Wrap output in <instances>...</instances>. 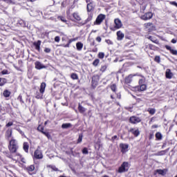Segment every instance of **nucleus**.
I'll use <instances>...</instances> for the list:
<instances>
[{
  "instance_id": "obj_57",
  "label": "nucleus",
  "mask_w": 177,
  "mask_h": 177,
  "mask_svg": "<svg viewBox=\"0 0 177 177\" xmlns=\"http://www.w3.org/2000/svg\"><path fill=\"white\" fill-rule=\"evenodd\" d=\"M153 138H154V133L151 132L149 133V140H151V139H153Z\"/></svg>"
},
{
  "instance_id": "obj_38",
  "label": "nucleus",
  "mask_w": 177,
  "mask_h": 177,
  "mask_svg": "<svg viewBox=\"0 0 177 177\" xmlns=\"http://www.w3.org/2000/svg\"><path fill=\"white\" fill-rule=\"evenodd\" d=\"M12 130H8L6 131V136L7 139H10V138H12Z\"/></svg>"
},
{
  "instance_id": "obj_43",
  "label": "nucleus",
  "mask_w": 177,
  "mask_h": 177,
  "mask_svg": "<svg viewBox=\"0 0 177 177\" xmlns=\"http://www.w3.org/2000/svg\"><path fill=\"white\" fill-rule=\"evenodd\" d=\"M45 129V127H44V126H42V125H41V124H39V126H38V127H37V131H39V132H41V133H43V132H44V130Z\"/></svg>"
},
{
  "instance_id": "obj_9",
  "label": "nucleus",
  "mask_w": 177,
  "mask_h": 177,
  "mask_svg": "<svg viewBox=\"0 0 177 177\" xmlns=\"http://www.w3.org/2000/svg\"><path fill=\"white\" fill-rule=\"evenodd\" d=\"M119 147L120 148L121 153L122 154H125V153H127V151H128V149H129V145L120 143L119 145Z\"/></svg>"
},
{
  "instance_id": "obj_50",
  "label": "nucleus",
  "mask_w": 177,
  "mask_h": 177,
  "mask_svg": "<svg viewBox=\"0 0 177 177\" xmlns=\"http://www.w3.org/2000/svg\"><path fill=\"white\" fill-rule=\"evenodd\" d=\"M41 133H43V135L46 136V138H48V139H50V133H49V132H48V131H43Z\"/></svg>"
},
{
  "instance_id": "obj_44",
  "label": "nucleus",
  "mask_w": 177,
  "mask_h": 177,
  "mask_svg": "<svg viewBox=\"0 0 177 177\" xmlns=\"http://www.w3.org/2000/svg\"><path fill=\"white\" fill-rule=\"evenodd\" d=\"M6 3H8V5H15V1L13 0H2Z\"/></svg>"
},
{
  "instance_id": "obj_59",
  "label": "nucleus",
  "mask_w": 177,
  "mask_h": 177,
  "mask_svg": "<svg viewBox=\"0 0 177 177\" xmlns=\"http://www.w3.org/2000/svg\"><path fill=\"white\" fill-rule=\"evenodd\" d=\"M13 125L12 122H9L8 124H6V128H9V127H12Z\"/></svg>"
},
{
  "instance_id": "obj_60",
  "label": "nucleus",
  "mask_w": 177,
  "mask_h": 177,
  "mask_svg": "<svg viewBox=\"0 0 177 177\" xmlns=\"http://www.w3.org/2000/svg\"><path fill=\"white\" fill-rule=\"evenodd\" d=\"M95 41H97V42H102V37H100V36H97L95 38Z\"/></svg>"
},
{
  "instance_id": "obj_37",
  "label": "nucleus",
  "mask_w": 177,
  "mask_h": 177,
  "mask_svg": "<svg viewBox=\"0 0 177 177\" xmlns=\"http://www.w3.org/2000/svg\"><path fill=\"white\" fill-rule=\"evenodd\" d=\"M100 63V59H95L93 62V63H92V64H93V66H94V67H97L98 66H99V64Z\"/></svg>"
},
{
  "instance_id": "obj_27",
  "label": "nucleus",
  "mask_w": 177,
  "mask_h": 177,
  "mask_svg": "<svg viewBox=\"0 0 177 177\" xmlns=\"http://www.w3.org/2000/svg\"><path fill=\"white\" fill-rule=\"evenodd\" d=\"M35 97L36 99H44V93H41V91H37Z\"/></svg>"
},
{
  "instance_id": "obj_52",
  "label": "nucleus",
  "mask_w": 177,
  "mask_h": 177,
  "mask_svg": "<svg viewBox=\"0 0 177 177\" xmlns=\"http://www.w3.org/2000/svg\"><path fill=\"white\" fill-rule=\"evenodd\" d=\"M49 167L51 168V169H53L55 172H57V171H59V169H57V167H56V166L50 165Z\"/></svg>"
},
{
  "instance_id": "obj_42",
  "label": "nucleus",
  "mask_w": 177,
  "mask_h": 177,
  "mask_svg": "<svg viewBox=\"0 0 177 177\" xmlns=\"http://www.w3.org/2000/svg\"><path fill=\"white\" fill-rule=\"evenodd\" d=\"M16 156H18L21 160V161L23 162V164H26V158H23V156L20 153H17Z\"/></svg>"
},
{
  "instance_id": "obj_19",
  "label": "nucleus",
  "mask_w": 177,
  "mask_h": 177,
  "mask_svg": "<svg viewBox=\"0 0 177 177\" xmlns=\"http://www.w3.org/2000/svg\"><path fill=\"white\" fill-rule=\"evenodd\" d=\"M167 172H168V169L156 170V173L161 175L162 176H165L167 175Z\"/></svg>"
},
{
  "instance_id": "obj_6",
  "label": "nucleus",
  "mask_w": 177,
  "mask_h": 177,
  "mask_svg": "<svg viewBox=\"0 0 177 177\" xmlns=\"http://www.w3.org/2000/svg\"><path fill=\"white\" fill-rule=\"evenodd\" d=\"M44 158V154L42 153V151L39 149H37L33 155V159L35 160H42Z\"/></svg>"
},
{
  "instance_id": "obj_20",
  "label": "nucleus",
  "mask_w": 177,
  "mask_h": 177,
  "mask_svg": "<svg viewBox=\"0 0 177 177\" xmlns=\"http://www.w3.org/2000/svg\"><path fill=\"white\" fill-rule=\"evenodd\" d=\"M165 77L168 80H171L174 77V73L171 72V69H167L165 72Z\"/></svg>"
},
{
  "instance_id": "obj_46",
  "label": "nucleus",
  "mask_w": 177,
  "mask_h": 177,
  "mask_svg": "<svg viewBox=\"0 0 177 177\" xmlns=\"http://www.w3.org/2000/svg\"><path fill=\"white\" fill-rule=\"evenodd\" d=\"M71 78L72 80H78V75H77V73H72L71 75Z\"/></svg>"
},
{
  "instance_id": "obj_11",
  "label": "nucleus",
  "mask_w": 177,
  "mask_h": 177,
  "mask_svg": "<svg viewBox=\"0 0 177 177\" xmlns=\"http://www.w3.org/2000/svg\"><path fill=\"white\" fill-rule=\"evenodd\" d=\"M133 77H136V75L130 74L124 78V84L129 85L132 83Z\"/></svg>"
},
{
  "instance_id": "obj_47",
  "label": "nucleus",
  "mask_w": 177,
  "mask_h": 177,
  "mask_svg": "<svg viewBox=\"0 0 177 177\" xmlns=\"http://www.w3.org/2000/svg\"><path fill=\"white\" fill-rule=\"evenodd\" d=\"M9 74V71L4 69L0 73V75H6Z\"/></svg>"
},
{
  "instance_id": "obj_45",
  "label": "nucleus",
  "mask_w": 177,
  "mask_h": 177,
  "mask_svg": "<svg viewBox=\"0 0 177 177\" xmlns=\"http://www.w3.org/2000/svg\"><path fill=\"white\" fill-rule=\"evenodd\" d=\"M147 111L149 113V114H151V115H153L156 113V109H151V108H149L147 109Z\"/></svg>"
},
{
  "instance_id": "obj_10",
  "label": "nucleus",
  "mask_w": 177,
  "mask_h": 177,
  "mask_svg": "<svg viewBox=\"0 0 177 177\" xmlns=\"http://www.w3.org/2000/svg\"><path fill=\"white\" fill-rule=\"evenodd\" d=\"M129 132L132 133V135H133V136L135 138H138V136H139V135H140V131L139 130L138 128H131L129 130Z\"/></svg>"
},
{
  "instance_id": "obj_29",
  "label": "nucleus",
  "mask_w": 177,
  "mask_h": 177,
  "mask_svg": "<svg viewBox=\"0 0 177 177\" xmlns=\"http://www.w3.org/2000/svg\"><path fill=\"white\" fill-rule=\"evenodd\" d=\"M110 89L114 93H117V84H113L109 86Z\"/></svg>"
},
{
  "instance_id": "obj_56",
  "label": "nucleus",
  "mask_w": 177,
  "mask_h": 177,
  "mask_svg": "<svg viewBox=\"0 0 177 177\" xmlns=\"http://www.w3.org/2000/svg\"><path fill=\"white\" fill-rule=\"evenodd\" d=\"M51 50H52L50 48H44L45 53H50Z\"/></svg>"
},
{
  "instance_id": "obj_26",
  "label": "nucleus",
  "mask_w": 177,
  "mask_h": 177,
  "mask_svg": "<svg viewBox=\"0 0 177 177\" xmlns=\"http://www.w3.org/2000/svg\"><path fill=\"white\" fill-rule=\"evenodd\" d=\"M82 48H84V44H82V42L79 41L77 43H76V49L77 50H82Z\"/></svg>"
},
{
  "instance_id": "obj_32",
  "label": "nucleus",
  "mask_w": 177,
  "mask_h": 177,
  "mask_svg": "<svg viewBox=\"0 0 177 177\" xmlns=\"http://www.w3.org/2000/svg\"><path fill=\"white\" fill-rule=\"evenodd\" d=\"M8 82V80L5 77H0V86H3L6 83Z\"/></svg>"
},
{
  "instance_id": "obj_54",
  "label": "nucleus",
  "mask_w": 177,
  "mask_h": 177,
  "mask_svg": "<svg viewBox=\"0 0 177 177\" xmlns=\"http://www.w3.org/2000/svg\"><path fill=\"white\" fill-rule=\"evenodd\" d=\"M82 151L83 154H88V148H86V147L83 148Z\"/></svg>"
},
{
  "instance_id": "obj_36",
  "label": "nucleus",
  "mask_w": 177,
  "mask_h": 177,
  "mask_svg": "<svg viewBox=\"0 0 177 177\" xmlns=\"http://www.w3.org/2000/svg\"><path fill=\"white\" fill-rule=\"evenodd\" d=\"M156 140H162V134L160 132H157L156 133Z\"/></svg>"
},
{
  "instance_id": "obj_2",
  "label": "nucleus",
  "mask_w": 177,
  "mask_h": 177,
  "mask_svg": "<svg viewBox=\"0 0 177 177\" xmlns=\"http://www.w3.org/2000/svg\"><path fill=\"white\" fill-rule=\"evenodd\" d=\"M140 77H142V78L138 81L139 86L135 87V89L138 91V92H143V91L147 89V86L145 84V82H146V77L142 75H140Z\"/></svg>"
},
{
  "instance_id": "obj_21",
  "label": "nucleus",
  "mask_w": 177,
  "mask_h": 177,
  "mask_svg": "<svg viewBox=\"0 0 177 177\" xmlns=\"http://www.w3.org/2000/svg\"><path fill=\"white\" fill-rule=\"evenodd\" d=\"M118 41H122L124 39V35L121 32V30H118L116 33Z\"/></svg>"
},
{
  "instance_id": "obj_41",
  "label": "nucleus",
  "mask_w": 177,
  "mask_h": 177,
  "mask_svg": "<svg viewBox=\"0 0 177 177\" xmlns=\"http://www.w3.org/2000/svg\"><path fill=\"white\" fill-rule=\"evenodd\" d=\"M106 70H107V65H102L100 71H101V73H104Z\"/></svg>"
},
{
  "instance_id": "obj_49",
  "label": "nucleus",
  "mask_w": 177,
  "mask_h": 177,
  "mask_svg": "<svg viewBox=\"0 0 177 177\" xmlns=\"http://www.w3.org/2000/svg\"><path fill=\"white\" fill-rule=\"evenodd\" d=\"M82 138H84V136L82 135V133L79 135V138L77 139V143H81V142H82Z\"/></svg>"
},
{
  "instance_id": "obj_40",
  "label": "nucleus",
  "mask_w": 177,
  "mask_h": 177,
  "mask_svg": "<svg viewBox=\"0 0 177 177\" xmlns=\"http://www.w3.org/2000/svg\"><path fill=\"white\" fill-rule=\"evenodd\" d=\"M167 151H168V149L160 151L158 152L157 156H165V154H167Z\"/></svg>"
},
{
  "instance_id": "obj_13",
  "label": "nucleus",
  "mask_w": 177,
  "mask_h": 177,
  "mask_svg": "<svg viewBox=\"0 0 177 177\" xmlns=\"http://www.w3.org/2000/svg\"><path fill=\"white\" fill-rule=\"evenodd\" d=\"M41 44H42L41 40H37L32 43L33 46H35V48L37 52H41Z\"/></svg>"
},
{
  "instance_id": "obj_28",
  "label": "nucleus",
  "mask_w": 177,
  "mask_h": 177,
  "mask_svg": "<svg viewBox=\"0 0 177 177\" xmlns=\"http://www.w3.org/2000/svg\"><path fill=\"white\" fill-rule=\"evenodd\" d=\"M73 124L71 123H64L62 124V129H68V128H71Z\"/></svg>"
},
{
  "instance_id": "obj_64",
  "label": "nucleus",
  "mask_w": 177,
  "mask_h": 177,
  "mask_svg": "<svg viewBox=\"0 0 177 177\" xmlns=\"http://www.w3.org/2000/svg\"><path fill=\"white\" fill-rule=\"evenodd\" d=\"M156 62L157 63H160V57H159V56H156Z\"/></svg>"
},
{
  "instance_id": "obj_17",
  "label": "nucleus",
  "mask_w": 177,
  "mask_h": 177,
  "mask_svg": "<svg viewBox=\"0 0 177 177\" xmlns=\"http://www.w3.org/2000/svg\"><path fill=\"white\" fill-rule=\"evenodd\" d=\"M13 154H15V153H12L10 152V151L4 152V156H6L7 158H10L13 161H16V162H17V160H16V158H14Z\"/></svg>"
},
{
  "instance_id": "obj_55",
  "label": "nucleus",
  "mask_w": 177,
  "mask_h": 177,
  "mask_svg": "<svg viewBox=\"0 0 177 177\" xmlns=\"http://www.w3.org/2000/svg\"><path fill=\"white\" fill-rule=\"evenodd\" d=\"M105 42H106V44L108 45H113V41L110 40V39H105Z\"/></svg>"
},
{
  "instance_id": "obj_63",
  "label": "nucleus",
  "mask_w": 177,
  "mask_h": 177,
  "mask_svg": "<svg viewBox=\"0 0 177 177\" xmlns=\"http://www.w3.org/2000/svg\"><path fill=\"white\" fill-rule=\"evenodd\" d=\"M149 39H150L152 42H153L154 44H156V40L154 39H153V37L149 36L148 37Z\"/></svg>"
},
{
  "instance_id": "obj_7",
  "label": "nucleus",
  "mask_w": 177,
  "mask_h": 177,
  "mask_svg": "<svg viewBox=\"0 0 177 177\" xmlns=\"http://www.w3.org/2000/svg\"><path fill=\"white\" fill-rule=\"evenodd\" d=\"M69 20L71 21H81V16L78 12H73L71 16L68 17Z\"/></svg>"
},
{
  "instance_id": "obj_23",
  "label": "nucleus",
  "mask_w": 177,
  "mask_h": 177,
  "mask_svg": "<svg viewBox=\"0 0 177 177\" xmlns=\"http://www.w3.org/2000/svg\"><path fill=\"white\" fill-rule=\"evenodd\" d=\"M78 111L79 113H80V114H84L85 113V111H86V109H85V107L82 106V105H81V103L78 104Z\"/></svg>"
},
{
  "instance_id": "obj_5",
  "label": "nucleus",
  "mask_w": 177,
  "mask_h": 177,
  "mask_svg": "<svg viewBox=\"0 0 177 177\" xmlns=\"http://www.w3.org/2000/svg\"><path fill=\"white\" fill-rule=\"evenodd\" d=\"M106 19V15L104 14H100L95 21H94L93 24L94 26H100L102 23H103V20Z\"/></svg>"
},
{
  "instance_id": "obj_15",
  "label": "nucleus",
  "mask_w": 177,
  "mask_h": 177,
  "mask_svg": "<svg viewBox=\"0 0 177 177\" xmlns=\"http://www.w3.org/2000/svg\"><path fill=\"white\" fill-rule=\"evenodd\" d=\"M78 40V37H75L73 39H70L68 41V43L66 44H61V46H62L63 48H70V45L71 44L72 42H75V41Z\"/></svg>"
},
{
  "instance_id": "obj_33",
  "label": "nucleus",
  "mask_w": 177,
  "mask_h": 177,
  "mask_svg": "<svg viewBox=\"0 0 177 177\" xmlns=\"http://www.w3.org/2000/svg\"><path fill=\"white\" fill-rule=\"evenodd\" d=\"M23 149L26 153H28V149H30V145H28V142H24Z\"/></svg>"
},
{
  "instance_id": "obj_8",
  "label": "nucleus",
  "mask_w": 177,
  "mask_h": 177,
  "mask_svg": "<svg viewBox=\"0 0 177 177\" xmlns=\"http://www.w3.org/2000/svg\"><path fill=\"white\" fill-rule=\"evenodd\" d=\"M129 122L133 124H139V122H142V119L140 117L133 115L129 118Z\"/></svg>"
},
{
  "instance_id": "obj_22",
  "label": "nucleus",
  "mask_w": 177,
  "mask_h": 177,
  "mask_svg": "<svg viewBox=\"0 0 177 177\" xmlns=\"http://www.w3.org/2000/svg\"><path fill=\"white\" fill-rule=\"evenodd\" d=\"M93 19V13L88 14V18L84 21V22L82 23V25L84 26V24H86V23H89V21H91Z\"/></svg>"
},
{
  "instance_id": "obj_3",
  "label": "nucleus",
  "mask_w": 177,
  "mask_h": 177,
  "mask_svg": "<svg viewBox=\"0 0 177 177\" xmlns=\"http://www.w3.org/2000/svg\"><path fill=\"white\" fill-rule=\"evenodd\" d=\"M114 27L110 28L111 31H115L116 30H120V28H122V22L118 18L114 19Z\"/></svg>"
},
{
  "instance_id": "obj_39",
  "label": "nucleus",
  "mask_w": 177,
  "mask_h": 177,
  "mask_svg": "<svg viewBox=\"0 0 177 177\" xmlns=\"http://www.w3.org/2000/svg\"><path fill=\"white\" fill-rule=\"evenodd\" d=\"M144 27L145 28H150V27H154V26L153 25V23L151 22H148V23H145L144 24Z\"/></svg>"
},
{
  "instance_id": "obj_16",
  "label": "nucleus",
  "mask_w": 177,
  "mask_h": 177,
  "mask_svg": "<svg viewBox=\"0 0 177 177\" xmlns=\"http://www.w3.org/2000/svg\"><path fill=\"white\" fill-rule=\"evenodd\" d=\"M26 170L27 171V172H28L30 175H32L33 174H35V172H34V171H35V166L34 165L28 166L26 168Z\"/></svg>"
},
{
  "instance_id": "obj_30",
  "label": "nucleus",
  "mask_w": 177,
  "mask_h": 177,
  "mask_svg": "<svg viewBox=\"0 0 177 177\" xmlns=\"http://www.w3.org/2000/svg\"><path fill=\"white\" fill-rule=\"evenodd\" d=\"M98 85H99V83H97V82H95V80H91V89H96Z\"/></svg>"
},
{
  "instance_id": "obj_4",
  "label": "nucleus",
  "mask_w": 177,
  "mask_h": 177,
  "mask_svg": "<svg viewBox=\"0 0 177 177\" xmlns=\"http://www.w3.org/2000/svg\"><path fill=\"white\" fill-rule=\"evenodd\" d=\"M129 169V163L128 162H123L121 166L118 168L119 174H122V172H128Z\"/></svg>"
},
{
  "instance_id": "obj_61",
  "label": "nucleus",
  "mask_w": 177,
  "mask_h": 177,
  "mask_svg": "<svg viewBox=\"0 0 177 177\" xmlns=\"http://www.w3.org/2000/svg\"><path fill=\"white\" fill-rule=\"evenodd\" d=\"M55 42H60V37L56 36V37H55Z\"/></svg>"
},
{
  "instance_id": "obj_1",
  "label": "nucleus",
  "mask_w": 177,
  "mask_h": 177,
  "mask_svg": "<svg viewBox=\"0 0 177 177\" xmlns=\"http://www.w3.org/2000/svg\"><path fill=\"white\" fill-rule=\"evenodd\" d=\"M8 150L10 153H17V151L19 150V142L15 138H12L9 140Z\"/></svg>"
},
{
  "instance_id": "obj_24",
  "label": "nucleus",
  "mask_w": 177,
  "mask_h": 177,
  "mask_svg": "<svg viewBox=\"0 0 177 177\" xmlns=\"http://www.w3.org/2000/svg\"><path fill=\"white\" fill-rule=\"evenodd\" d=\"M86 9L88 13L91 12H93V9H95V8L93 7V4L92 3H87Z\"/></svg>"
},
{
  "instance_id": "obj_25",
  "label": "nucleus",
  "mask_w": 177,
  "mask_h": 177,
  "mask_svg": "<svg viewBox=\"0 0 177 177\" xmlns=\"http://www.w3.org/2000/svg\"><path fill=\"white\" fill-rule=\"evenodd\" d=\"M46 88V83L45 82L41 83L39 92H41V93H43V94L45 93Z\"/></svg>"
},
{
  "instance_id": "obj_14",
  "label": "nucleus",
  "mask_w": 177,
  "mask_h": 177,
  "mask_svg": "<svg viewBox=\"0 0 177 177\" xmlns=\"http://www.w3.org/2000/svg\"><path fill=\"white\" fill-rule=\"evenodd\" d=\"M35 68L36 70H42V68H46V66L41 63L39 61L35 62Z\"/></svg>"
},
{
  "instance_id": "obj_48",
  "label": "nucleus",
  "mask_w": 177,
  "mask_h": 177,
  "mask_svg": "<svg viewBox=\"0 0 177 177\" xmlns=\"http://www.w3.org/2000/svg\"><path fill=\"white\" fill-rule=\"evenodd\" d=\"M98 59H104V53L100 52L97 55Z\"/></svg>"
},
{
  "instance_id": "obj_53",
  "label": "nucleus",
  "mask_w": 177,
  "mask_h": 177,
  "mask_svg": "<svg viewBox=\"0 0 177 177\" xmlns=\"http://www.w3.org/2000/svg\"><path fill=\"white\" fill-rule=\"evenodd\" d=\"M17 100H19L21 103H24V101L23 100V95H19L17 97Z\"/></svg>"
},
{
  "instance_id": "obj_35",
  "label": "nucleus",
  "mask_w": 177,
  "mask_h": 177,
  "mask_svg": "<svg viewBox=\"0 0 177 177\" xmlns=\"http://www.w3.org/2000/svg\"><path fill=\"white\" fill-rule=\"evenodd\" d=\"M91 80H93V81H95L96 82L99 83V81L100 80V76L99 75H94L91 77Z\"/></svg>"
},
{
  "instance_id": "obj_62",
  "label": "nucleus",
  "mask_w": 177,
  "mask_h": 177,
  "mask_svg": "<svg viewBox=\"0 0 177 177\" xmlns=\"http://www.w3.org/2000/svg\"><path fill=\"white\" fill-rule=\"evenodd\" d=\"M154 121H156V118H152L149 121V124L151 125Z\"/></svg>"
},
{
  "instance_id": "obj_58",
  "label": "nucleus",
  "mask_w": 177,
  "mask_h": 177,
  "mask_svg": "<svg viewBox=\"0 0 177 177\" xmlns=\"http://www.w3.org/2000/svg\"><path fill=\"white\" fill-rule=\"evenodd\" d=\"M115 93V95H116V97L119 100H120V99H121V93Z\"/></svg>"
},
{
  "instance_id": "obj_51",
  "label": "nucleus",
  "mask_w": 177,
  "mask_h": 177,
  "mask_svg": "<svg viewBox=\"0 0 177 177\" xmlns=\"http://www.w3.org/2000/svg\"><path fill=\"white\" fill-rule=\"evenodd\" d=\"M58 19L61 20V21H63V23H67V20L66 19V17L59 16L58 17Z\"/></svg>"
},
{
  "instance_id": "obj_34",
  "label": "nucleus",
  "mask_w": 177,
  "mask_h": 177,
  "mask_svg": "<svg viewBox=\"0 0 177 177\" xmlns=\"http://www.w3.org/2000/svg\"><path fill=\"white\" fill-rule=\"evenodd\" d=\"M155 50L156 46H153V44H149V53H151V55H153Z\"/></svg>"
},
{
  "instance_id": "obj_12",
  "label": "nucleus",
  "mask_w": 177,
  "mask_h": 177,
  "mask_svg": "<svg viewBox=\"0 0 177 177\" xmlns=\"http://www.w3.org/2000/svg\"><path fill=\"white\" fill-rule=\"evenodd\" d=\"M151 17H153V13L151 12H148L145 14H144L143 15H142L140 17V19L142 20H150V19H151Z\"/></svg>"
},
{
  "instance_id": "obj_18",
  "label": "nucleus",
  "mask_w": 177,
  "mask_h": 177,
  "mask_svg": "<svg viewBox=\"0 0 177 177\" xmlns=\"http://www.w3.org/2000/svg\"><path fill=\"white\" fill-rule=\"evenodd\" d=\"M165 48L167 49V50H169L170 53L171 55H174V56H177V50H174L170 46L165 45Z\"/></svg>"
},
{
  "instance_id": "obj_31",
  "label": "nucleus",
  "mask_w": 177,
  "mask_h": 177,
  "mask_svg": "<svg viewBox=\"0 0 177 177\" xmlns=\"http://www.w3.org/2000/svg\"><path fill=\"white\" fill-rule=\"evenodd\" d=\"M11 93H12L9 90H4L3 92V95L4 97H9Z\"/></svg>"
}]
</instances>
